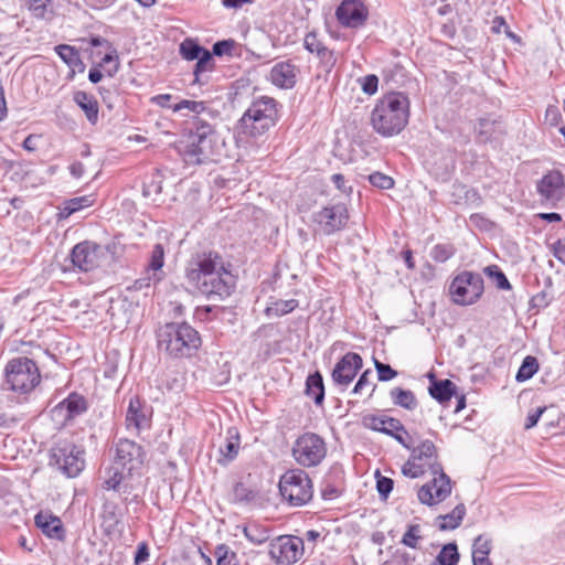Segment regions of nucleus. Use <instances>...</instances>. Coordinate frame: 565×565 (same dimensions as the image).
I'll list each match as a JSON object with an SVG mask.
<instances>
[{"label":"nucleus","mask_w":565,"mask_h":565,"mask_svg":"<svg viewBox=\"0 0 565 565\" xmlns=\"http://www.w3.org/2000/svg\"><path fill=\"white\" fill-rule=\"evenodd\" d=\"M188 282L209 300H224L236 286L235 276L225 266L222 256L213 250L191 255L184 268Z\"/></svg>","instance_id":"1"},{"label":"nucleus","mask_w":565,"mask_h":565,"mask_svg":"<svg viewBox=\"0 0 565 565\" xmlns=\"http://www.w3.org/2000/svg\"><path fill=\"white\" fill-rule=\"evenodd\" d=\"M224 139L215 127L196 116L186 140L181 142L180 153L188 164L215 162L224 154Z\"/></svg>","instance_id":"2"},{"label":"nucleus","mask_w":565,"mask_h":565,"mask_svg":"<svg viewBox=\"0 0 565 565\" xmlns=\"http://www.w3.org/2000/svg\"><path fill=\"white\" fill-rule=\"evenodd\" d=\"M411 458L420 462L434 476L433 480L420 487L418 499L427 505L437 504L446 500L451 493V480L444 472L438 461L437 449L433 441L424 440L412 449Z\"/></svg>","instance_id":"3"},{"label":"nucleus","mask_w":565,"mask_h":565,"mask_svg":"<svg viewBox=\"0 0 565 565\" xmlns=\"http://www.w3.org/2000/svg\"><path fill=\"white\" fill-rule=\"evenodd\" d=\"M408 116V97L403 93H391L377 100L371 114V122L377 134L391 137L405 128Z\"/></svg>","instance_id":"4"},{"label":"nucleus","mask_w":565,"mask_h":565,"mask_svg":"<svg viewBox=\"0 0 565 565\" xmlns=\"http://www.w3.org/2000/svg\"><path fill=\"white\" fill-rule=\"evenodd\" d=\"M158 348L172 358L191 356L201 345L199 332L186 322H171L157 331Z\"/></svg>","instance_id":"5"},{"label":"nucleus","mask_w":565,"mask_h":565,"mask_svg":"<svg viewBox=\"0 0 565 565\" xmlns=\"http://www.w3.org/2000/svg\"><path fill=\"white\" fill-rule=\"evenodd\" d=\"M277 113V102L271 97L265 96L253 102L238 121L237 134L262 136L275 125Z\"/></svg>","instance_id":"6"},{"label":"nucleus","mask_w":565,"mask_h":565,"mask_svg":"<svg viewBox=\"0 0 565 565\" xmlns=\"http://www.w3.org/2000/svg\"><path fill=\"white\" fill-rule=\"evenodd\" d=\"M4 375L8 388L20 394L31 392L41 380L36 363L25 356L10 360L6 365Z\"/></svg>","instance_id":"7"},{"label":"nucleus","mask_w":565,"mask_h":565,"mask_svg":"<svg viewBox=\"0 0 565 565\" xmlns=\"http://www.w3.org/2000/svg\"><path fill=\"white\" fill-rule=\"evenodd\" d=\"M279 492L289 505L301 507L312 498L311 479L301 469L288 470L280 477Z\"/></svg>","instance_id":"8"},{"label":"nucleus","mask_w":565,"mask_h":565,"mask_svg":"<svg viewBox=\"0 0 565 565\" xmlns=\"http://www.w3.org/2000/svg\"><path fill=\"white\" fill-rule=\"evenodd\" d=\"M50 466L68 478L77 477L85 467L84 451L72 441H58L50 451Z\"/></svg>","instance_id":"9"},{"label":"nucleus","mask_w":565,"mask_h":565,"mask_svg":"<svg viewBox=\"0 0 565 565\" xmlns=\"http://www.w3.org/2000/svg\"><path fill=\"white\" fill-rule=\"evenodd\" d=\"M291 455L301 467H317L327 456V445L319 435L305 433L295 440Z\"/></svg>","instance_id":"10"},{"label":"nucleus","mask_w":565,"mask_h":565,"mask_svg":"<svg viewBox=\"0 0 565 565\" xmlns=\"http://www.w3.org/2000/svg\"><path fill=\"white\" fill-rule=\"evenodd\" d=\"M483 278L478 273L462 271L449 286V292L455 303L469 306L477 302L483 294Z\"/></svg>","instance_id":"11"},{"label":"nucleus","mask_w":565,"mask_h":565,"mask_svg":"<svg viewBox=\"0 0 565 565\" xmlns=\"http://www.w3.org/2000/svg\"><path fill=\"white\" fill-rule=\"evenodd\" d=\"M146 451L143 447L130 439H119L115 446L114 463L126 470L128 476L140 473L145 463Z\"/></svg>","instance_id":"12"},{"label":"nucleus","mask_w":565,"mask_h":565,"mask_svg":"<svg viewBox=\"0 0 565 565\" xmlns=\"http://www.w3.org/2000/svg\"><path fill=\"white\" fill-rule=\"evenodd\" d=\"M312 221L322 234L329 236L345 227L349 211L342 203L327 205L313 213Z\"/></svg>","instance_id":"13"},{"label":"nucleus","mask_w":565,"mask_h":565,"mask_svg":"<svg viewBox=\"0 0 565 565\" xmlns=\"http://www.w3.org/2000/svg\"><path fill=\"white\" fill-rule=\"evenodd\" d=\"M303 554V541L294 535H281L270 543L269 555L280 565H291Z\"/></svg>","instance_id":"14"},{"label":"nucleus","mask_w":565,"mask_h":565,"mask_svg":"<svg viewBox=\"0 0 565 565\" xmlns=\"http://www.w3.org/2000/svg\"><path fill=\"white\" fill-rule=\"evenodd\" d=\"M536 191L542 204L555 207L565 196V180L561 171L552 170L536 183Z\"/></svg>","instance_id":"15"},{"label":"nucleus","mask_w":565,"mask_h":565,"mask_svg":"<svg viewBox=\"0 0 565 565\" xmlns=\"http://www.w3.org/2000/svg\"><path fill=\"white\" fill-rule=\"evenodd\" d=\"M367 15L369 10L362 0H342L335 11L339 23L352 29L362 26Z\"/></svg>","instance_id":"16"},{"label":"nucleus","mask_w":565,"mask_h":565,"mask_svg":"<svg viewBox=\"0 0 565 565\" xmlns=\"http://www.w3.org/2000/svg\"><path fill=\"white\" fill-rule=\"evenodd\" d=\"M362 358L354 352L347 353L334 366L332 371V381L341 390H345L356 376L362 367Z\"/></svg>","instance_id":"17"},{"label":"nucleus","mask_w":565,"mask_h":565,"mask_svg":"<svg viewBox=\"0 0 565 565\" xmlns=\"http://www.w3.org/2000/svg\"><path fill=\"white\" fill-rule=\"evenodd\" d=\"M102 247L92 242H82L74 246L71 260L83 271L95 269L100 264Z\"/></svg>","instance_id":"18"},{"label":"nucleus","mask_w":565,"mask_h":565,"mask_svg":"<svg viewBox=\"0 0 565 565\" xmlns=\"http://www.w3.org/2000/svg\"><path fill=\"white\" fill-rule=\"evenodd\" d=\"M164 254L166 252L162 244H156L153 246L145 270V276L135 281L136 289L147 288L163 279L164 273L162 267L164 265Z\"/></svg>","instance_id":"19"},{"label":"nucleus","mask_w":565,"mask_h":565,"mask_svg":"<svg viewBox=\"0 0 565 565\" xmlns=\"http://www.w3.org/2000/svg\"><path fill=\"white\" fill-rule=\"evenodd\" d=\"M298 74L299 68L290 61H285L273 66L269 73V79L275 86L289 89L296 85Z\"/></svg>","instance_id":"20"},{"label":"nucleus","mask_w":565,"mask_h":565,"mask_svg":"<svg viewBox=\"0 0 565 565\" xmlns=\"http://www.w3.org/2000/svg\"><path fill=\"white\" fill-rule=\"evenodd\" d=\"M35 525L49 539L63 541L65 530L60 518L53 515L50 511H40L34 518Z\"/></svg>","instance_id":"21"},{"label":"nucleus","mask_w":565,"mask_h":565,"mask_svg":"<svg viewBox=\"0 0 565 565\" xmlns=\"http://www.w3.org/2000/svg\"><path fill=\"white\" fill-rule=\"evenodd\" d=\"M364 425L372 430L386 434L391 437H393L395 431H403V434L407 435L401 420L388 416H366L364 417Z\"/></svg>","instance_id":"22"},{"label":"nucleus","mask_w":565,"mask_h":565,"mask_svg":"<svg viewBox=\"0 0 565 565\" xmlns=\"http://www.w3.org/2000/svg\"><path fill=\"white\" fill-rule=\"evenodd\" d=\"M86 409L85 398L77 393H72L67 398L57 404L52 412L54 415H61L65 412V419H71L83 414Z\"/></svg>","instance_id":"23"},{"label":"nucleus","mask_w":565,"mask_h":565,"mask_svg":"<svg viewBox=\"0 0 565 565\" xmlns=\"http://www.w3.org/2000/svg\"><path fill=\"white\" fill-rule=\"evenodd\" d=\"M241 439L238 430L235 427H230L226 431L225 443L220 446V455L218 463L226 465L233 461L239 451Z\"/></svg>","instance_id":"24"},{"label":"nucleus","mask_w":565,"mask_h":565,"mask_svg":"<svg viewBox=\"0 0 565 565\" xmlns=\"http://www.w3.org/2000/svg\"><path fill=\"white\" fill-rule=\"evenodd\" d=\"M74 102L85 113L87 120L92 125L98 121V103L94 96L85 92H76L74 94Z\"/></svg>","instance_id":"25"},{"label":"nucleus","mask_w":565,"mask_h":565,"mask_svg":"<svg viewBox=\"0 0 565 565\" xmlns=\"http://www.w3.org/2000/svg\"><path fill=\"white\" fill-rule=\"evenodd\" d=\"M452 202L457 205H470L477 207L481 203V198L475 189H469L463 184H454L451 193Z\"/></svg>","instance_id":"26"},{"label":"nucleus","mask_w":565,"mask_h":565,"mask_svg":"<svg viewBox=\"0 0 565 565\" xmlns=\"http://www.w3.org/2000/svg\"><path fill=\"white\" fill-rule=\"evenodd\" d=\"M126 424L129 429L134 428L137 431L148 425V418L143 413L140 401L138 398L130 399L126 414Z\"/></svg>","instance_id":"27"},{"label":"nucleus","mask_w":565,"mask_h":565,"mask_svg":"<svg viewBox=\"0 0 565 565\" xmlns=\"http://www.w3.org/2000/svg\"><path fill=\"white\" fill-rule=\"evenodd\" d=\"M102 525L107 534L120 531V511L116 503H105L102 513Z\"/></svg>","instance_id":"28"},{"label":"nucleus","mask_w":565,"mask_h":565,"mask_svg":"<svg viewBox=\"0 0 565 565\" xmlns=\"http://www.w3.org/2000/svg\"><path fill=\"white\" fill-rule=\"evenodd\" d=\"M429 394L433 398L444 404L456 394L457 387L450 380L433 381L429 385Z\"/></svg>","instance_id":"29"},{"label":"nucleus","mask_w":565,"mask_h":565,"mask_svg":"<svg viewBox=\"0 0 565 565\" xmlns=\"http://www.w3.org/2000/svg\"><path fill=\"white\" fill-rule=\"evenodd\" d=\"M306 394L311 397L317 405H321L324 399V385L320 372H316L307 377Z\"/></svg>","instance_id":"30"},{"label":"nucleus","mask_w":565,"mask_h":565,"mask_svg":"<svg viewBox=\"0 0 565 565\" xmlns=\"http://www.w3.org/2000/svg\"><path fill=\"white\" fill-rule=\"evenodd\" d=\"M465 515L466 507L463 503H459L450 513L438 516V520L440 521L438 523L439 530L447 531L457 529L461 524Z\"/></svg>","instance_id":"31"},{"label":"nucleus","mask_w":565,"mask_h":565,"mask_svg":"<svg viewBox=\"0 0 565 565\" xmlns=\"http://www.w3.org/2000/svg\"><path fill=\"white\" fill-rule=\"evenodd\" d=\"M390 396L396 406L403 407L407 411H413L417 407V399L414 393L409 390L394 387L390 391Z\"/></svg>","instance_id":"32"},{"label":"nucleus","mask_w":565,"mask_h":565,"mask_svg":"<svg viewBox=\"0 0 565 565\" xmlns=\"http://www.w3.org/2000/svg\"><path fill=\"white\" fill-rule=\"evenodd\" d=\"M126 475V470H122L118 465L113 462L106 470L103 488L106 490L119 491L120 484Z\"/></svg>","instance_id":"33"},{"label":"nucleus","mask_w":565,"mask_h":565,"mask_svg":"<svg viewBox=\"0 0 565 565\" xmlns=\"http://www.w3.org/2000/svg\"><path fill=\"white\" fill-rule=\"evenodd\" d=\"M162 182L163 177L160 171H156L151 174L150 179L143 183L142 186V195L147 199L157 201V196L161 194L162 191Z\"/></svg>","instance_id":"34"},{"label":"nucleus","mask_w":565,"mask_h":565,"mask_svg":"<svg viewBox=\"0 0 565 565\" xmlns=\"http://www.w3.org/2000/svg\"><path fill=\"white\" fill-rule=\"evenodd\" d=\"M498 124L494 120H490L488 118H481L478 120V124L475 127L477 132L478 141L486 143L493 139L494 134L497 132Z\"/></svg>","instance_id":"35"},{"label":"nucleus","mask_w":565,"mask_h":565,"mask_svg":"<svg viewBox=\"0 0 565 565\" xmlns=\"http://www.w3.org/2000/svg\"><path fill=\"white\" fill-rule=\"evenodd\" d=\"M57 55L65 62L70 67L77 68L83 66L78 51L67 44H61L55 47Z\"/></svg>","instance_id":"36"},{"label":"nucleus","mask_w":565,"mask_h":565,"mask_svg":"<svg viewBox=\"0 0 565 565\" xmlns=\"http://www.w3.org/2000/svg\"><path fill=\"white\" fill-rule=\"evenodd\" d=\"M298 307V300L289 299V300H275L267 308L266 313L269 317H281L291 311H294Z\"/></svg>","instance_id":"37"},{"label":"nucleus","mask_w":565,"mask_h":565,"mask_svg":"<svg viewBox=\"0 0 565 565\" xmlns=\"http://www.w3.org/2000/svg\"><path fill=\"white\" fill-rule=\"evenodd\" d=\"M459 553L455 543L446 544L436 557L433 565H457Z\"/></svg>","instance_id":"38"},{"label":"nucleus","mask_w":565,"mask_h":565,"mask_svg":"<svg viewBox=\"0 0 565 565\" xmlns=\"http://www.w3.org/2000/svg\"><path fill=\"white\" fill-rule=\"evenodd\" d=\"M203 52H207V50L202 47L196 41L192 39H185L180 44V54L188 61L198 60L203 55Z\"/></svg>","instance_id":"39"},{"label":"nucleus","mask_w":565,"mask_h":565,"mask_svg":"<svg viewBox=\"0 0 565 565\" xmlns=\"http://www.w3.org/2000/svg\"><path fill=\"white\" fill-rule=\"evenodd\" d=\"M371 375L372 371L365 370L355 383L351 394L360 396L366 395L367 397H371L376 387L375 384L370 381Z\"/></svg>","instance_id":"40"},{"label":"nucleus","mask_w":565,"mask_h":565,"mask_svg":"<svg viewBox=\"0 0 565 565\" xmlns=\"http://www.w3.org/2000/svg\"><path fill=\"white\" fill-rule=\"evenodd\" d=\"M539 370V363L536 358L532 355H527L524 358L518 373L515 380L518 382H525L530 380Z\"/></svg>","instance_id":"41"},{"label":"nucleus","mask_w":565,"mask_h":565,"mask_svg":"<svg viewBox=\"0 0 565 565\" xmlns=\"http://www.w3.org/2000/svg\"><path fill=\"white\" fill-rule=\"evenodd\" d=\"M29 9L33 15L41 19H50L53 15L52 0H28Z\"/></svg>","instance_id":"42"},{"label":"nucleus","mask_w":565,"mask_h":565,"mask_svg":"<svg viewBox=\"0 0 565 565\" xmlns=\"http://www.w3.org/2000/svg\"><path fill=\"white\" fill-rule=\"evenodd\" d=\"M491 552V539L478 535L473 542L472 558H489Z\"/></svg>","instance_id":"43"},{"label":"nucleus","mask_w":565,"mask_h":565,"mask_svg":"<svg viewBox=\"0 0 565 565\" xmlns=\"http://www.w3.org/2000/svg\"><path fill=\"white\" fill-rule=\"evenodd\" d=\"M216 565H236V554L225 544L215 547Z\"/></svg>","instance_id":"44"},{"label":"nucleus","mask_w":565,"mask_h":565,"mask_svg":"<svg viewBox=\"0 0 565 565\" xmlns=\"http://www.w3.org/2000/svg\"><path fill=\"white\" fill-rule=\"evenodd\" d=\"M422 539V527L419 524L408 525L407 531L402 537V544L416 548L418 541Z\"/></svg>","instance_id":"45"},{"label":"nucleus","mask_w":565,"mask_h":565,"mask_svg":"<svg viewBox=\"0 0 565 565\" xmlns=\"http://www.w3.org/2000/svg\"><path fill=\"white\" fill-rule=\"evenodd\" d=\"M484 274L489 277H493L499 289L509 290L511 285L505 275L499 269L497 265H490L484 268Z\"/></svg>","instance_id":"46"},{"label":"nucleus","mask_w":565,"mask_h":565,"mask_svg":"<svg viewBox=\"0 0 565 565\" xmlns=\"http://www.w3.org/2000/svg\"><path fill=\"white\" fill-rule=\"evenodd\" d=\"M182 109H188L191 113H194L196 115H201L206 110V105L204 102H195V100H189V99H182L180 103L175 104L172 107V110L174 113L181 111Z\"/></svg>","instance_id":"47"},{"label":"nucleus","mask_w":565,"mask_h":565,"mask_svg":"<svg viewBox=\"0 0 565 565\" xmlns=\"http://www.w3.org/2000/svg\"><path fill=\"white\" fill-rule=\"evenodd\" d=\"M213 68V57L210 51L203 52V55L198 58L194 67L195 82L200 81V75Z\"/></svg>","instance_id":"48"},{"label":"nucleus","mask_w":565,"mask_h":565,"mask_svg":"<svg viewBox=\"0 0 565 565\" xmlns=\"http://www.w3.org/2000/svg\"><path fill=\"white\" fill-rule=\"evenodd\" d=\"M402 472L404 476L415 479L422 477L425 472H427V470L420 462H417L409 457V459L402 467Z\"/></svg>","instance_id":"49"},{"label":"nucleus","mask_w":565,"mask_h":565,"mask_svg":"<svg viewBox=\"0 0 565 565\" xmlns=\"http://www.w3.org/2000/svg\"><path fill=\"white\" fill-rule=\"evenodd\" d=\"M303 46L307 51L316 55L326 47L323 42L318 39V35L315 32H310L305 36Z\"/></svg>","instance_id":"50"},{"label":"nucleus","mask_w":565,"mask_h":565,"mask_svg":"<svg viewBox=\"0 0 565 565\" xmlns=\"http://www.w3.org/2000/svg\"><path fill=\"white\" fill-rule=\"evenodd\" d=\"M369 181L372 185L379 188V189H391L394 185V180L381 172H374L369 175Z\"/></svg>","instance_id":"51"},{"label":"nucleus","mask_w":565,"mask_h":565,"mask_svg":"<svg viewBox=\"0 0 565 565\" xmlns=\"http://www.w3.org/2000/svg\"><path fill=\"white\" fill-rule=\"evenodd\" d=\"M316 56L319 58L320 64L327 72H330L337 64L335 53L327 46Z\"/></svg>","instance_id":"52"},{"label":"nucleus","mask_w":565,"mask_h":565,"mask_svg":"<svg viewBox=\"0 0 565 565\" xmlns=\"http://www.w3.org/2000/svg\"><path fill=\"white\" fill-rule=\"evenodd\" d=\"M374 366L377 372L379 381L381 382L391 381L397 375V372L393 370L390 364L374 360Z\"/></svg>","instance_id":"53"},{"label":"nucleus","mask_w":565,"mask_h":565,"mask_svg":"<svg viewBox=\"0 0 565 565\" xmlns=\"http://www.w3.org/2000/svg\"><path fill=\"white\" fill-rule=\"evenodd\" d=\"M430 255L436 262L444 263L454 255V250L451 246L439 244L431 249Z\"/></svg>","instance_id":"54"},{"label":"nucleus","mask_w":565,"mask_h":565,"mask_svg":"<svg viewBox=\"0 0 565 565\" xmlns=\"http://www.w3.org/2000/svg\"><path fill=\"white\" fill-rule=\"evenodd\" d=\"M234 46H235L234 40L218 41L213 45V54L216 56H222L224 54H231Z\"/></svg>","instance_id":"55"},{"label":"nucleus","mask_w":565,"mask_h":565,"mask_svg":"<svg viewBox=\"0 0 565 565\" xmlns=\"http://www.w3.org/2000/svg\"><path fill=\"white\" fill-rule=\"evenodd\" d=\"M379 78L375 75H366L362 78V90L367 95H373L377 90Z\"/></svg>","instance_id":"56"},{"label":"nucleus","mask_w":565,"mask_h":565,"mask_svg":"<svg viewBox=\"0 0 565 565\" xmlns=\"http://www.w3.org/2000/svg\"><path fill=\"white\" fill-rule=\"evenodd\" d=\"M393 480L390 478L379 477L376 482V489L383 498H387V495L393 490Z\"/></svg>","instance_id":"57"},{"label":"nucleus","mask_w":565,"mask_h":565,"mask_svg":"<svg viewBox=\"0 0 565 565\" xmlns=\"http://www.w3.org/2000/svg\"><path fill=\"white\" fill-rule=\"evenodd\" d=\"M234 498L239 501L250 500L254 494L243 483L238 482L234 486Z\"/></svg>","instance_id":"58"},{"label":"nucleus","mask_w":565,"mask_h":565,"mask_svg":"<svg viewBox=\"0 0 565 565\" xmlns=\"http://www.w3.org/2000/svg\"><path fill=\"white\" fill-rule=\"evenodd\" d=\"M545 411H546V407H539L534 412L529 413V415L526 416L525 423H524V428L525 429L533 428L537 424L540 417L542 416V414Z\"/></svg>","instance_id":"59"},{"label":"nucleus","mask_w":565,"mask_h":565,"mask_svg":"<svg viewBox=\"0 0 565 565\" xmlns=\"http://www.w3.org/2000/svg\"><path fill=\"white\" fill-rule=\"evenodd\" d=\"M331 181L335 185L338 190H340L344 194H350L352 192V186L345 185V179L344 175L341 173H334L331 177Z\"/></svg>","instance_id":"60"},{"label":"nucleus","mask_w":565,"mask_h":565,"mask_svg":"<svg viewBox=\"0 0 565 565\" xmlns=\"http://www.w3.org/2000/svg\"><path fill=\"white\" fill-rule=\"evenodd\" d=\"M553 255L565 265V238L553 244Z\"/></svg>","instance_id":"61"},{"label":"nucleus","mask_w":565,"mask_h":565,"mask_svg":"<svg viewBox=\"0 0 565 565\" xmlns=\"http://www.w3.org/2000/svg\"><path fill=\"white\" fill-rule=\"evenodd\" d=\"M88 199L85 196L82 198H75L67 202V205L65 210L67 211V214H72L78 210H81L84 206V203L87 202Z\"/></svg>","instance_id":"62"},{"label":"nucleus","mask_w":565,"mask_h":565,"mask_svg":"<svg viewBox=\"0 0 565 565\" xmlns=\"http://www.w3.org/2000/svg\"><path fill=\"white\" fill-rule=\"evenodd\" d=\"M149 557V550L146 543H140L137 547V552L135 555V564L139 565L146 562Z\"/></svg>","instance_id":"63"},{"label":"nucleus","mask_w":565,"mask_h":565,"mask_svg":"<svg viewBox=\"0 0 565 565\" xmlns=\"http://www.w3.org/2000/svg\"><path fill=\"white\" fill-rule=\"evenodd\" d=\"M18 423V419L13 416H9L7 414L0 413V429L8 430L14 427Z\"/></svg>","instance_id":"64"}]
</instances>
